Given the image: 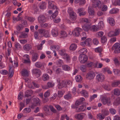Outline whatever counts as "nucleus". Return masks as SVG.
<instances>
[{
    "label": "nucleus",
    "instance_id": "obj_1",
    "mask_svg": "<svg viewBox=\"0 0 120 120\" xmlns=\"http://www.w3.org/2000/svg\"><path fill=\"white\" fill-rule=\"evenodd\" d=\"M52 1H48V8L49 9H52L55 10L56 11L50 16V18L51 19L54 18L57 16L58 14V10L57 7L56 5L52 4Z\"/></svg>",
    "mask_w": 120,
    "mask_h": 120
},
{
    "label": "nucleus",
    "instance_id": "obj_2",
    "mask_svg": "<svg viewBox=\"0 0 120 120\" xmlns=\"http://www.w3.org/2000/svg\"><path fill=\"white\" fill-rule=\"evenodd\" d=\"M79 59L80 63L84 64L87 61L88 58L86 55L84 54H81L79 56Z\"/></svg>",
    "mask_w": 120,
    "mask_h": 120
},
{
    "label": "nucleus",
    "instance_id": "obj_3",
    "mask_svg": "<svg viewBox=\"0 0 120 120\" xmlns=\"http://www.w3.org/2000/svg\"><path fill=\"white\" fill-rule=\"evenodd\" d=\"M79 106L71 105V107L73 109H75L76 111L77 112L84 111L86 109V107L84 106L83 105Z\"/></svg>",
    "mask_w": 120,
    "mask_h": 120
},
{
    "label": "nucleus",
    "instance_id": "obj_4",
    "mask_svg": "<svg viewBox=\"0 0 120 120\" xmlns=\"http://www.w3.org/2000/svg\"><path fill=\"white\" fill-rule=\"evenodd\" d=\"M101 101L104 105L106 104L108 105H111L110 101V98H107L106 97H103L101 98Z\"/></svg>",
    "mask_w": 120,
    "mask_h": 120
},
{
    "label": "nucleus",
    "instance_id": "obj_5",
    "mask_svg": "<svg viewBox=\"0 0 120 120\" xmlns=\"http://www.w3.org/2000/svg\"><path fill=\"white\" fill-rule=\"evenodd\" d=\"M112 49L114 50V53H119L120 52V44L118 43H115L112 47Z\"/></svg>",
    "mask_w": 120,
    "mask_h": 120
},
{
    "label": "nucleus",
    "instance_id": "obj_6",
    "mask_svg": "<svg viewBox=\"0 0 120 120\" xmlns=\"http://www.w3.org/2000/svg\"><path fill=\"white\" fill-rule=\"evenodd\" d=\"M92 6L93 8L98 7L99 8V6L101 3L99 0H92Z\"/></svg>",
    "mask_w": 120,
    "mask_h": 120
},
{
    "label": "nucleus",
    "instance_id": "obj_7",
    "mask_svg": "<svg viewBox=\"0 0 120 120\" xmlns=\"http://www.w3.org/2000/svg\"><path fill=\"white\" fill-rule=\"evenodd\" d=\"M82 31V29L79 27H77L72 32L73 35L75 36H78L80 34V32Z\"/></svg>",
    "mask_w": 120,
    "mask_h": 120
},
{
    "label": "nucleus",
    "instance_id": "obj_8",
    "mask_svg": "<svg viewBox=\"0 0 120 120\" xmlns=\"http://www.w3.org/2000/svg\"><path fill=\"white\" fill-rule=\"evenodd\" d=\"M86 116V115L84 113H81L76 114L75 116V118L78 120H82Z\"/></svg>",
    "mask_w": 120,
    "mask_h": 120
},
{
    "label": "nucleus",
    "instance_id": "obj_9",
    "mask_svg": "<svg viewBox=\"0 0 120 120\" xmlns=\"http://www.w3.org/2000/svg\"><path fill=\"white\" fill-rule=\"evenodd\" d=\"M38 20L39 23H42L46 22V18L43 15H39L38 18Z\"/></svg>",
    "mask_w": 120,
    "mask_h": 120
},
{
    "label": "nucleus",
    "instance_id": "obj_10",
    "mask_svg": "<svg viewBox=\"0 0 120 120\" xmlns=\"http://www.w3.org/2000/svg\"><path fill=\"white\" fill-rule=\"evenodd\" d=\"M47 105H45L44 107V110L46 115H52V113L50 111L49 108Z\"/></svg>",
    "mask_w": 120,
    "mask_h": 120
},
{
    "label": "nucleus",
    "instance_id": "obj_11",
    "mask_svg": "<svg viewBox=\"0 0 120 120\" xmlns=\"http://www.w3.org/2000/svg\"><path fill=\"white\" fill-rule=\"evenodd\" d=\"M97 80L99 82H103L105 79V77L102 74H100L96 76Z\"/></svg>",
    "mask_w": 120,
    "mask_h": 120
},
{
    "label": "nucleus",
    "instance_id": "obj_12",
    "mask_svg": "<svg viewBox=\"0 0 120 120\" xmlns=\"http://www.w3.org/2000/svg\"><path fill=\"white\" fill-rule=\"evenodd\" d=\"M32 72L33 74H37L38 75V77H39L41 75V71L38 68H34L32 70Z\"/></svg>",
    "mask_w": 120,
    "mask_h": 120
},
{
    "label": "nucleus",
    "instance_id": "obj_13",
    "mask_svg": "<svg viewBox=\"0 0 120 120\" xmlns=\"http://www.w3.org/2000/svg\"><path fill=\"white\" fill-rule=\"evenodd\" d=\"M59 83L58 84V88L59 89H61L64 87L66 84V81H62L61 82H60L59 81Z\"/></svg>",
    "mask_w": 120,
    "mask_h": 120
},
{
    "label": "nucleus",
    "instance_id": "obj_14",
    "mask_svg": "<svg viewBox=\"0 0 120 120\" xmlns=\"http://www.w3.org/2000/svg\"><path fill=\"white\" fill-rule=\"evenodd\" d=\"M33 94V92L31 90H29L26 91L25 93L24 96L25 97H28L31 96Z\"/></svg>",
    "mask_w": 120,
    "mask_h": 120
},
{
    "label": "nucleus",
    "instance_id": "obj_15",
    "mask_svg": "<svg viewBox=\"0 0 120 120\" xmlns=\"http://www.w3.org/2000/svg\"><path fill=\"white\" fill-rule=\"evenodd\" d=\"M32 46L30 44H27L23 47V49L26 51H29L32 48Z\"/></svg>",
    "mask_w": 120,
    "mask_h": 120
},
{
    "label": "nucleus",
    "instance_id": "obj_16",
    "mask_svg": "<svg viewBox=\"0 0 120 120\" xmlns=\"http://www.w3.org/2000/svg\"><path fill=\"white\" fill-rule=\"evenodd\" d=\"M107 21L111 26H113L115 25V22L113 18L109 17Z\"/></svg>",
    "mask_w": 120,
    "mask_h": 120
},
{
    "label": "nucleus",
    "instance_id": "obj_17",
    "mask_svg": "<svg viewBox=\"0 0 120 120\" xmlns=\"http://www.w3.org/2000/svg\"><path fill=\"white\" fill-rule=\"evenodd\" d=\"M46 3L45 2H42L40 3L38 5L39 8L42 9H44L46 8Z\"/></svg>",
    "mask_w": 120,
    "mask_h": 120
},
{
    "label": "nucleus",
    "instance_id": "obj_18",
    "mask_svg": "<svg viewBox=\"0 0 120 120\" xmlns=\"http://www.w3.org/2000/svg\"><path fill=\"white\" fill-rule=\"evenodd\" d=\"M70 19L72 21H75L77 19V15L75 13L69 15Z\"/></svg>",
    "mask_w": 120,
    "mask_h": 120
},
{
    "label": "nucleus",
    "instance_id": "obj_19",
    "mask_svg": "<svg viewBox=\"0 0 120 120\" xmlns=\"http://www.w3.org/2000/svg\"><path fill=\"white\" fill-rule=\"evenodd\" d=\"M38 55L37 53H33L32 55V61L34 62L35 61L38 59Z\"/></svg>",
    "mask_w": 120,
    "mask_h": 120
},
{
    "label": "nucleus",
    "instance_id": "obj_20",
    "mask_svg": "<svg viewBox=\"0 0 120 120\" xmlns=\"http://www.w3.org/2000/svg\"><path fill=\"white\" fill-rule=\"evenodd\" d=\"M87 52V50L85 48H83L79 50L78 51V53L80 54H86Z\"/></svg>",
    "mask_w": 120,
    "mask_h": 120
},
{
    "label": "nucleus",
    "instance_id": "obj_21",
    "mask_svg": "<svg viewBox=\"0 0 120 120\" xmlns=\"http://www.w3.org/2000/svg\"><path fill=\"white\" fill-rule=\"evenodd\" d=\"M23 26L22 24H20L17 26L16 28L17 30L16 31L17 34L20 33V31L23 29Z\"/></svg>",
    "mask_w": 120,
    "mask_h": 120
},
{
    "label": "nucleus",
    "instance_id": "obj_22",
    "mask_svg": "<svg viewBox=\"0 0 120 120\" xmlns=\"http://www.w3.org/2000/svg\"><path fill=\"white\" fill-rule=\"evenodd\" d=\"M85 100V99L82 98L76 101L75 102V105H79L83 103V101Z\"/></svg>",
    "mask_w": 120,
    "mask_h": 120
},
{
    "label": "nucleus",
    "instance_id": "obj_23",
    "mask_svg": "<svg viewBox=\"0 0 120 120\" xmlns=\"http://www.w3.org/2000/svg\"><path fill=\"white\" fill-rule=\"evenodd\" d=\"M90 28H91V30L93 32L97 31L99 30V28L95 25L92 26L90 27Z\"/></svg>",
    "mask_w": 120,
    "mask_h": 120
},
{
    "label": "nucleus",
    "instance_id": "obj_24",
    "mask_svg": "<svg viewBox=\"0 0 120 120\" xmlns=\"http://www.w3.org/2000/svg\"><path fill=\"white\" fill-rule=\"evenodd\" d=\"M60 34L61 36L60 38L66 37L67 36L66 32L64 30H62L60 31Z\"/></svg>",
    "mask_w": 120,
    "mask_h": 120
},
{
    "label": "nucleus",
    "instance_id": "obj_25",
    "mask_svg": "<svg viewBox=\"0 0 120 120\" xmlns=\"http://www.w3.org/2000/svg\"><path fill=\"white\" fill-rule=\"evenodd\" d=\"M83 30L86 31H88L90 29V25H86L82 26Z\"/></svg>",
    "mask_w": 120,
    "mask_h": 120
},
{
    "label": "nucleus",
    "instance_id": "obj_26",
    "mask_svg": "<svg viewBox=\"0 0 120 120\" xmlns=\"http://www.w3.org/2000/svg\"><path fill=\"white\" fill-rule=\"evenodd\" d=\"M77 47V45L75 44H72L69 47L70 50L72 51H74L75 50Z\"/></svg>",
    "mask_w": 120,
    "mask_h": 120
},
{
    "label": "nucleus",
    "instance_id": "obj_27",
    "mask_svg": "<svg viewBox=\"0 0 120 120\" xmlns=\"http://www.w3.org/2000/svg\"><path fill=\"white\" fill-rule=\"evenodd\" d=\"M9 74H10L9 77H11L13 76L14 74V71L12 69L11 67H9Z\"/></svg>",
    "mask_w": 120,
    "mask_h": 120
},
{
    "label": "nucleus",
    "instance_id": "obj_28",
    "mask_svg": "<svg viewBox=\"0 0 120 120\" xmlns=\"http://www.w3.org/2000/svg\"><path fill=\"white\" fill-rule=\"evenodd\" d=\"M52 35L54 37H56L58 35V30L57 29H53L52 31Z\"/></svg>",
    "mask_w": 120,
    "mask_h": 120
},
{
    "label": "nucleus",
    "instance_id": "obj_29",
    "mask_svg": "<svg viewBox=\"0 0 120 120\" xmlns=\"http://www.w3.org/2000/svg\"><path fill=\"white\" fill-rule=\"evenodd\" d=\"M114 95L119 96L120 95V90L116 88L114 90Z\"/></svg>",
    "mask_w": 120,
    "mask_h": 120
},
{
    "label": "nucleus",
    "instance_id": "obj_30",
    "mask_svg": "<svg viewBox=\"0 0 120 120\" xmlns=\"http://www.w3.org/2000/svg\"><path fill=\"white\" fill-rule=\"evenodd\" d=\"M120 84V81H118L112 82L111 84V86L112 87H116L117 86Z\"/></svg>",
    "mask_w": 120,
    "mask_h": 120
},
{
    "label": "nucleus",
    "instance_id": "obj_31",
    "mask_svg": "<svg viewBox=\"0 0 120 120\" xmlns=\"http://www.w3.org/2000/svg\"><path fill=\"white\" fill-rule=\"evenodd\" d=\"M22 74L23 76H28V71L25 69L22 70Z\"/></svg>",
    "mask_w": 120,
    "mask_h": 120
},
{
    "label": "nucleus",
    "instance_id": "obj_32",
    "mask_svg": "<svg viewBox=\"0 0 120 120\" xmlns=\"http://www.w3.org/2000/svg\"><path fill=\"white\" fill-rule=\"evenodd\" d=\"M62 68L64 70L67 71H69L71 69L70 67L67 65H63Z\"/></svg>",
    "mask_w": 120,
    "mask_h": 120
},
{
    "label": "nucleus",
    "instance_id": "obj_33",
    "mask_svg": "<svg viewBox=\"0 0 120 120\" xmlns=\"http://www.w3.org/2000/svg\"><path fill=\"white\" fill-rule=\"evenodd\" d=\"M34 103L38 105H40L41 102L39 99L38 98H34L33 99Z\"/></svg>",
    "mask_w": 120,
    "mask_h": 120
},
{
    "label": "nucleus",
    "instance_id": "obj_34",
    "mask_svg": "<svg viewBox=\"0 0 120 120\" xmlns=\"http://www.w3.org/2000/svg\"><path fill=\"white\" fill-rule=\"evenodd\" d=\"M97 118L100 120H102L105 117L104 115L101 114L99 113L97 114Z\"/></svg>",
    "mask_w": 120,
    "mask_h": 120
},
{
    "label": "nucleus",
    "instance_id": "obj_35",
    "mask_svg": "<svg viewBox=\"0 0 120 120\" xmlns=\"http://www.w3.org/2000/svg\"><path fill=\"white\" fill-rule=\"evenodd\" d=\"M98 28H99V29H102L104 27V24L103 22L102 21L98 23Z\"/></svg>",
    "mask_w": 120,
    "mask_h": 120
},
{
    "label": "nucleus",
    "instance_id": "obj_36",
    "mask_svg": "<svg viewBox=\"0 0 120 120\" xmlns=\"http://www.w3.org/2000/svg\"><path fill=\"white\" fill-rule=\"evenodd\" d=\"M49 78V76L47 74H44L43 75L42 79L44 81H47L48 80Z\"/></svg>",
    "mask_w": 120,
    "mask_h": 120
},
{
    "label": "nucleus",
    "instance_id": "obj_37",
    "mask_svg": "<svg viewBox=\"0 0 120 120\" xmlns=\"http://www.w3.org/2000/svg\"><path fill=\"white\" fill-rule=\"evenodd\" d=\"M63 57L68 62H69L70 59V57L69 55L66 54H64L63 56Z\"/></svg>",
    "mask_w": 120,
    "mask_h": 120
},
{
    "label": "nucleus",
    "instance_id": "obj_38",
    "mask_svg": "<svg viewBox=\"0 0 120 120\" xmlns=\"http://www.w3.org/2000/svg\"><path fill=\"white\" fill-rule=\"evenodd\" d=\"M81 94L83 96H84L85 97H88V93L87 91L85 90H82L81 92Z\"/></svg>",
    "mask_w": 120,
    "mask_h": 120
},
{
    "label": "nucleus",
    "instance_id": "obj_39",
    "mask_svg": "<svg viewBox=\"0 0 120 120\" xmlns=\"http://www.w3.org/2000/svg\"><path fill=\"white\" fill-rule=\"evenodd\" d=\"M66 118L67 120H69V117L66 114L62 115L61 117L60 120H64Z\"/></svg>",
    "mask_w": 120,
    "mask_h": 120
},
{
    "label": "nucleus",
    "instance_id": "obj_40",
    "mask_svg": "<svg viewBox=\"0 0 120 120\" xmlns=\"http://www.w3.org/2000/svg\"><path fill=\"white\" fill-rule=\"evenodd\" d=\"M43 65V64L40 62H38L35 64V65L36 67L38 68H41Z\"/></svg>",
    "mask_w": 120,
    "mask_h": 120
},
{
    "label": "nucleus",
    "instance_id": "obj_41",
    "mask_svg": "<svg viewBox=\"0 0 120 120\" xmlns=\"http://www.w3.org/2000/svg\"><path fill=\"white\" fill-rule=\"evenodd\" d=\"M44 36L46 38H49L50 35L49 31L48 30H45L43 33Z\"/></svg>",
    "mask_w": 120,
    "mask_h": 120
},
{
    "label": "nucleus",
    "instance_id": "obj_42",
    "mask_svg": "<svg viewBox=\"0 0 120 120\" xmlns=\"http://www.w3.org/2000/svg\"><path fill=\"white\" fill-rule=\"evenodd\" d=\"M75 79L77 82H80L82 80V78L80 75H77L75 77Z\"/></svg>",
    "mask_w": 120,
    "mask_h": 120
},
{
    "label": "nucleus",
    "instance_id": "obj_43",
    "mask_svg": "<svg viewBox=\"0 0 120 120\" xmlns=\"http://www.w3.org/2000/svg\"><path fill=\"white\" fill-rule=\"evenodd\" d=\"M64 97L65 99L67 100L70 99L71 98V95L70 94L68 93L64 95Z\"/></svg>",
    "mask_w": 120,
    "mask_h": 120
},
{
    "label": "nucleus",
    "instance_id": "obj_44",
    "mask_svg": "<svg viewBox=\"0 0 120 120\" xmlns=\"http://www.w3.org/2000/svg\"><path fill=\"white\" fill-rule=\"evenodd\" d=\"M54 84L50 82H48L47 83V87L45 89H48L49 88L52 87L53 86Z\"/></svg>",
    "mask_w": 120,
    "mask_h": 120
},
{
    "label": "nucleus",
    "instance_id": "obj_45",
    "mask_svg": "<svg viewBox=\"0 0 120 120\" xmlns=\"http://www.w3.org/2000/svg\"><path fill=\"white\" fill-rule=\"evenodd\" d=\"M98 63V62L97 61L95 63H94L93 62H90V67H92V68H97Z\"/></svg>",
    "mask_w": 120,
    "mask_h": 120
},
{
    "label": "nucleus",
    "instance_id": "obj_46",
    "mask_svg": "<svg viewBox=\"0 0 120 120\" xmlns=\"http://www.w3.org/2000/svg\"><path fill=\"white\" fill-rule=\"evenodd\" d=\"M85 45L88 46H90V38H88L86 39L84 41Z\"/></svg>",
    "mask_w": 120,
    "mask_h": 120
},
{
    "label": "nucleus",
    "instance_id": "obj_47",
    "mask_svg": "<svg viewBox=\"0 0 120 120\" xmlns=\"http://www.w3.org/2000/svg\"><path fill=\"white\" fill-rule=\"evenodd\" d=\"M120 98H118L115 101L113 102V104L114 105H118L120 104Z\"/></svg>",
    "mask_w": 120,
    "mask_h": 120
},
{
    "label": "nucleus",
    "instance_id": "obj_48",
    "mask_svg": "<svg viewBox=\"0 0 120 120\" xmlns=\"http://www.w3.org/2000/svg\"><path fill=\"white\" fill-rule=\"evenodd\" d=\"M118 11V10L117 9L113 8L109 12L111 14L116 13H117Z\"/></svg>",
    "mask_w": 120,
    "mask_h": 120
},
{
    "label": "nucleus",
    "instance_id": "obj_49",
    "mask_svg": "<svg viewBox=\"0 0 120 120\" xmlns=\"http://www.w3.org/2000/svg\"><path fill=\"white\" fill-rule=\"evenodd\" d=\"M115 36H116L118 35L120 33V29H116L115 30L114 32Z\"/></svg>",
    "mask_w": 120,
    "mask_h": 120
},
{
    "label": "nucleus",
    "instance_id": "obj_50",
    "mask_svg": "<svg viewBox=\"0 0 120 120\" xmlns=\"http://www.w3.org/2000/svg\"><path fill=\"white\" fill-rule=\"evenodd\" d=\"M102 51V49L101 47H98L95 49V51L96 52L100 53Z\"/></svg>",
    "mask_w": 120,
    "mask_h": 120
},
{
    "label": "nucleus",
    "instance_id": "obj_51",
    "mask_svg": "<svg viewBox=\"0 0 120 120\" xmlns=\"http://www.w3.org/2000/svg\"><path fill=\"white\" fill-rule=\"evenodd\" d=\"M45 30L43 29H41L38 30V33L40 34L41 35L40 36V37H42V34L43 33H44Z\"/></svg>",
    "mask_w": 120,
    "mask_h": 120
},
{
    "label": "nucleus",
    "instance_id": "obj_52",
    "mask_svg": "<svg viewBox=\"0 0 120 120\" xmlns=\"http://www.w3.org/2000/svg\"><path fill=\"white\" fill-rule=\"evenodd\" d=\"M102 113L105 116L108 115L109 113V112L107 110H102Z\"/></svg>",
    "mask_w": 120,
    "mask_h": 120
},
{
    "label": "nucleus",
    "instance_id": "obj_53",
    "mask_svg": "<svg viewBox=\"0 0 120 120\" xmlns=\"http://www.w3.org/2000/svg\"><path fill=\"white\" fill-rule=\"evenodd\" d=\"M108 35L109 37H112L115 36L114 31H111L109 32L108 33Z\"/></svg>",
    "mask_w": 120,
    "mask_h": 120
},
{
    "label": "nucleus",
    "instance_id": "obj_54",
    "mask_svg": "<svg viewBox=\"0 0 120 120\" xmlns=\"http://www.w3.org/2000/svg\"><path fill=\"white\" fill-rule=\"evenodd\" d=\"M80 22L82 23L86 22L87 23L88 22V19L86 18H82L80 19Z\"/></svg>",
    "mask_w": 120,
    "mask_h": 120
},
{
    "label": "nucleus",
    "instance_id": "obj_55",
    "mask_svg": "<svg viewBox=\"0 0 120 120\" xmlns=\"http://www.w3.org/2000/svg\"><path fill=\"white\" fill-rule=\"evenodd\" d=\"M101 40L102 42L104 43L106 41L107 39L106 37L104 36L101 38Z\"/></svg>",
    "mask_w": 120,
    "mask_h": 120
},
{
    "label": "nucleus",
    "instance_id": "obj_56",
    "mask_svg": "<svg viewBox=\"0 0 120 120\" xmlns=\"http://www.w3.org/2000/svg\"><path fill=\"white\" fill-rule=\"evenodd\" d=\"M21 96V97H23V94L22 92H20L19 94L18 95V99L19 100H21V98H20V96Z\"/></svg>",
    "mask_w": 120,
    "mask_h": 120
},
{
    "label": "nucleus",
    "instance_id": "obj_57",
    "mask_svg": "<svg viewBox=\"0 0 120 120\" xmlns=\"http://www.w3.org/2000/svg\"><path fill=\"white\" fill-rule=\"evenodd\" d=\"M68 12L69 14V15L75 12L73 11L72 8H68Z\"/></svg>",
    "mask_w": 120,
    "mask_h": 120
},
{
    "label": "nucleus",
    "instance_id": "obj_58",
    "mask_svg": "<svg viewBox=\"0 0 120 120\" xmlns=\"http://www.w3.org/2000/svg\"><path fill=\"white\" fill-rule=\"evenodd\" d=\"M96 34H97L98 37H101L103 35L104 33L102 31H100L97 33Z\"/></svg>",
    "mask_w": 120,
    "mask_h": 120
},
{
    "label": "nucleus",
    "instance_id": "obj_59",
    "mask_svg": "<svg viewBox=\"0 0 120 120\" xmlns=\"http://www.w3.org/2000/svg\"><path fill=\"white\" fill-rule=\"evenodd\" d=\"M27 35L26 34H23L20 35L19 37V38H25L27 37Z\"/></svg>",
    "mask_w": 120,
    "mask_h": 120
},
{
    "label": "nucleus",
    "instance_id": "obj_60",
    "mask_svg": "<svg viewBox=\"0 0 120 120\" xmlns=\"http://www.w3.org/2000/svg\"><path fill=\"white\" fill-rule=\"evenodd\" d=\"M108 8L107 6L105 5H103L101 8V11H106Z\"/></svg>",
    "mask_w": 120,
    "mask_h": 120
},
{
    "label": "nucleus",
    "instance_id": "obj_61",
    "mask_svg": "<svg viewBox=\"0 0 120 120\" xmlns=\"http://www.w3.org/2000/svg\"><path fill=\"white\" fill-rule=\"evenodd\" d=\"M109 111L113 115L115 114L116 112V110L113 109H109Z\"/></svg>",
    "mask_w": 120,
    "mask_h": 120
},
{
    "label": "nucleus",
    "instance_id": "obj_62",
    "mask_svg": "<svg viewBox=\"0 0 120 120\" xmlns=\"http://www.w3.org/2000/svg\"><path fill=\"white\" fill-rule=\"evenodd\" d=\"M33 9L35 11L37 12L38 11V9L37 8V6L35 4H34L33 6Z\"/></svg>",
    "mask_w": 120,
    "mask_h": 120
},
{
    "label": "nucleus",
    "instance_id": "obj_63",
    "mask_svg": "<svg viewBox=\"0 0 120 120\" xmlns=\"http://www.w3.org/2000/svg\"><path fill=\"white\" fill-rule=\"evenodd\" d=\"M95 76V73L93 71H90V79H93Z\"/></svg>",
    "mask_w": 120,
    "mask_h": 120
},
{
    "label": "nucleus",
    "instance_id": "obj_64",
    "mask_svg": "<svg viewBox=\"0 0 120 120\" xmlns=\"http://www.w3.org/2000/svg\"><path fill=\"white\" fill-rule=\"evenodd\" d=\"M0 72L4 75H6L8 73V71L5 70H2L0 71Z\"/></svg>",
    "mask_w": 120,
    "mask_h": 120
}]
</instances>
